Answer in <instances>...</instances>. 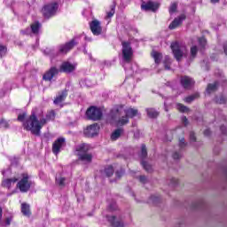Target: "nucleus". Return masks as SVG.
<instances>
[{
  "mask_svg": "<svg viewBox=\"0 0 227 227\" xmlns=\"http://www.w3.org/2000/svg\"><path fill=\"white\" fill-rule=\"evenodd\" d=\"M56 118V113L51 110L46 114V118H39L36 114H32L27 119H26V114H20L18 116V121H22L23 129L31 132L34 136H40L43 125L47 124V121H52Z\"/></svg>",
  "mask_w": 227,
  "mask_h": 227,
  "instance_id": "obj_1",
  "label": "nucleus"
},
{
  "mask_svg": "<svg viewBox=\"0 0 227 227\" xmlns=\"http://www.w3.org/2000/svg\"><path fill=\"white\" fill-rule=\"evenodd\" d=\"M108 210L110 212H115L114 215H107L106 219L109 223H111L113 227H125V224L121 221H118V219H121L120 215V208L116 205L115 201H112L108 206Z\"/></svg>",
  "mask_w": 227,
  "mask_h": 227,
  "instance_id": "obj_2",
  "label": "nucleus"
},
{
  "mask_svg": "<svg viewBox=\"0 0 227 227\" xmlns=\"http://www.w3.org/2000/svg\"><path fill=\"white\" fill-rule=\"evenodd\" d=\"M121 45L122 67H125L126 63L132 62V58H134V51L132 50L130 43L129 42H122Z\"/></svg>",
  "mask_w": 227,
  "mask_h": 227,
  "instance_id": "obj_3",
  "label": "nucleus"
},
{
  "mask_svg": "<svg viewBox=\"0 0 227 227\" xmlns=\"http://www.w3.org/2000/svg\"><path fill=\"white\" fill-rule=\"evenodd\" d=\"M171 50L173 54L177 61H180L184 57V52H185L186 48L185 45L181 44L178 42H175L171 43Z\"/></svg>",
  "mask_w": 227,
  "mask_h": 227,
  "instance_id": "obj_4",
  "label": "nucleus"
},
{
  "mask_svg": "<svg viewBox=\"0 0 227 227\" xmlns=\"http://www.w3.org/2000/svg\"><path fill=\"white\" fill-rule=\"evenodd\" d=\"M59 4L56 2L48 4L43 8V14L45 19H51V17H54L56 15V12H58Z\"/></svg>",
  "mask_w": 227,
  "mask_h": 227,
  "instance_id": "obj_5",
  "label": "nucleus"
},
{
  "mask_svg": "<svg viewBox=\"0 0 227 227\" xmlns=\"http://www.w3.org/2000/svg\"><path fill=\"white\" fill-rule=\"evenodd\" d=\"M17 187L20 192H27L31 189V181H29V176L27 174L22 175V178L17 184Z\"/></svg>",
  "mask_w": 227,
  "mask_h": 227,
  "instance_id": "obj_6",
  "label": "nucleus"
},
{
  "mask_svg": "<svg viewBox=\"0 0 227 227\" xmlns=\"http://www.w3.org/2000/svg\"><path fill=\"white\" fill-rule=\"evenodd\" d=\"M86 116L88 120H93V121H98L102 118V110L100 108H97V106H90L86 111Z\"/></svg>",
  "mask_w": 227,
  "mask_h": 227,
  "instance_id": "obj_7",
  "label": "nucleus"
},
{
  "mask_svg": "<svg viewBox=\"0 0 227 227\" xmlns=\"http://www.w3.org/2000/svg\"><path fill=\"white\" fill-rule=\"evenodd\" d=\"M99 129L100 128L98 124H91L84 129V135L86 137H95V136L98 135Z\"/></svg>",
  "mask_w": 227,
  "mask_h": 227,
  "instance_id": "obj_8",
  "label": "nucleus"
},
{
  "mask_svg": "<svg viewBox=\"0 0 227 227\" xmlns=\"http://www.w3.org/2000/svg\"><path fill=\"white\" fill-rule=\"evenodd\" d=\"M77 45V43H75L74 39H72L70 42L61 44L59 46V54H67V52H69V51H72L73 47H75Z\"/></svg>",
  "mask_w": 227,
  "mask_h": 227,
  "instance_id": "obj_9",
  "label": "nucleus"
},
{
  "mask_svg": "<svg viewBox=\"0 0 227 227\" xmlns=\"http://www.w3.org/2000/svg\"><path fill=\"white\" fill-rule=\"evenodd\" d=\"M40 27H42V24L40 22L35 21L31 24L30 28H27L26 30H22V35H31V32L33 35H38L40 33Z\"/></svg>",
  "mask_w": 227,
  "mask_h": 227,
  "instance_id": "obj_10",
  "label": "nucleus"
},
{
  "mask_svg": "<svg viewBox=\"0 0 227 227\" xmlns=\"http://www.w3.org/2000/svg\"><path fill=\"white\" fill-rule=\"evenodd\" d=\"M90 31L95 35L96 36H98V35H102V26L100 25V21L94 20L90 24Z\"/></svg>",
  "mask_w": 227,
  "mask_h": 227,
  "instance_id": "obj_11",
  "label": "nucleus"
},
{
  "mask_svg": "<svg viewBox=\"0 0 227 227\" xmlns=\"http://www.w3.org/2000/svg\"><path fill=\"white\" fill-rule=\"evenodd\" d=\"M65 145H66L65 138L63 137L58 138L52 145V153L55 155H58V153L61 152V148H63Z\"/></svg>",
  "mask_w": 227,
  "mask_h": 227,
  "instance_id": "obj_12",
  "label": "nucleus"
},
{
  "mask_svg": "<svg viewBox=\"0 0 227 227\" xmlns=\"http://www.w3.org/2000/svg\"><path fill=\"white\" fill-rule=\"evenodd\" d=\"M75 70V65L65 61L59 67V72H64V74H72Z\"/></svg>",
  "mask_w": 227,
  "mask_h": 227,
  "instance_id": "obj_13",
  "label": "nucleus"
},
{
  "mask_svg": "<svg viewBox=\"0 0 227 227\" xmlns=\"http://www.w3.org/2000/svg\"><path fill=\"white\" fill-rule=\"evenodd\" d=\"M59 69L56 67H51L43 76V81H52L55 75L59 74Z\"/></svg>",
  "mask_w": 227,
  "mask_h": 227,
  "instance_id": "obj_14",
  "label": "nucleus"
},
{
  "mask_svg": "<svg viewBox=\"0 0 227 227\" xmlns=\"http://www.w3.org/2000/svg\"><path fill=\"white\" fill-rule=\"evenodd\" d=\"M59 69L56 67H51L43 76V81H52L55 75L59 74Z\"/></svg>",
  "mask_w": 227,
  "mask_h": 227,
  "instance_id": "obj_15",
  "label": "nucleus"
},
{
  "mask_svg": "<svg viewBox=\"0 0 227 227\" xmlns=\"http://www.w3.org/2000/svg\"><path fill=\"white\" fill-rule=\"evenodd\" d=\"M141 8L142 10H145V12H157V10H159V4L149 1L145 4H142Z\"/></svg>",
  "mask_w": 227,
  "mask_h": 227,
  "instance_id": "obj_16",
  "label": "nucleus"
},
{
  "mask_svg": "<svg viewBox=\"0 0 227 227\" xmlns=\"http://www.w3.org/2000/svg\"><path fill=\"white\" fill-rule=\"evenodd\" d=\"M181 85L184 90H191V88L194 86V80L189 76H182Z\"/></svg>",
  "mask_w": 227,
  "mask_h": 227,
  "instance_id": "obj_17",
  "label": "nucleus"
},
{
  "mask_svg": "<svg viewBox=\"0 0 227 227\" xmlns=\"http://www.w3.org/2000/svg\"><path fill=\"white\" fill-rule=\"evenodd\" d=\"M185 14H181L179 17L176 18L169 25V29H176L184 20H185Z\"/></svg>",
  "mask_w": 227,
  "mask_h": 227,
  "instance_id": "obj_18",
  "label": "nucleus"
},
{
  "mask_svg": "<svg viewBox=\"0 0 227 227\" xmlns=\"http://www.w3.org/2000/svg\"><path fill=\"white\" fill-rule=\"evenodd\" d=\"M78 157L80 160H82V162H86V164H90V162H91V160L93 159V156L88 153H78Z\"/></svg>",
  "mask_w": 227,
  "mask_h": 227,
  "instance_id": "obj_19",
  "label": "nucleus"
},
{
  "mask_svg": "<svg viewBox=\"0 0 227 227\" xmlns=\"http://www.w3.org/2000/svg\"><path fill=\"white\" fill-rule=\"evenodd\" d=\"M89 151H90V145L88 144H81L76 146L77 155H79V153H88Z\"/></svg>",
  "mask_w": 227,
  "mask_h": 227,
  "instance_id": "obj_20",
  "label": "nucleus"
},
{
  "mask_svg": "<svg viewBox=\"0 0 227 227\" xmlns=\"http://www.w3.org/2000/svg\"><path fill=\"white\" fill-rule=\"evenodd\" d=\"M18 181L19 179H17L16 177H13L11 179H4L2 183V185L3 187H6L7 189H10V187H12V185H14Z\"/></svg>",
  "mask_w": 227,
  "mask_h": 227,
  "instance_id": "obj_21",
  "label": "nucleus"
},
{
  "mask_svg": "<svg viewBox=\"0 0 227 227\" xmlns=\"http://www.w3.org/2000/svg\"><path fill=\"white\" fill-rule=\"evenodd\" d=\"M21 213L23 214V215H26L27 217H29V215H31L29 204L27 203L21 204Z\"/></svg>",
  "mask_w": 227,
  "mask_h": 227,
  "instance_id": "obj_22",
  "label": "nucleus"
},
{
  "mask_svg": "<svg viewBox=\"0 0 227 227\" xmlns=\"http://www.w3.org/2000/svg\"><path fill=\"white\" fill-rule=\"evenodd\" d=\"M67 91L66 90L62 91L54 99V101H53L54 104L55 105L61 104V102H63L65 100V98H67Z\"/></svg>",
  "mask_w": 227,
  "mask_h": 227,
  "instance_id": "obj_23",
  "label": "nucleus"
},
{
  "mask_svg": "<svg viewBox=\"0 0 227 227\" xmlns=\"http://www.w3.org/2000/svg\"><path fill=\"white\" fill-rule=\"evenodd\" d=\"M217 88H219V82H215L214 83H209L207 88V93H214V91H217Z\"/></svg>",
  "mask_w": 227,
  "mask_h": 227,
  "instance_id": "obj_24",
  "label": "nucleus"
},
{
  "mask_svg": "<svg viewBox=\"0 0 227 227\" xmlns=\"http://www.w3.org/2000/svg\"><path fill=\"white\" fill-rule=\"evenodd\" d=\"M125 114L128 118H134L135 116H137L139 114L137 109L134 108H129L125 110Z\"/></svg>",
  "mask_w": 227,
  "mask_h": 227,
  "instance_id": "obj_25",
  "label": "nucleus"
},
{
  "mask_svg": "<svg viewBox=\"0 0 227 227\" xmlns=\"http://www.w3.org/2000/svg\"><path fill=\"white\" fill-rule=\"evenodd\" d=\"M122 133H123V129H116L114 132L112 133V136H111L112 141H116V139H118Z\"/></svg>",
  "mask_w": 227,
  "mask_h": 227,
  "instance_id": "obj_26",
  "label": "nucleus"
},
{
  "mask_svg": "<svg viewBox=\"0 0 227 227\" xmlns=\"http://www.w3.org/2000/svg\"><path fill=\"white\" fill-rule=\"evenodd\" d=\"M182 157H184V152L180 149L178 151L174 152L172 154V158L174 159V160H180Z\"/></svg>",
  "mask_w": 227,
  "mask_h": 227,
  "instance_id": "obj_27",
  "label": "nucleus"
},
{
  "mask_svg": "<svg viewBox=\"0 0 227 227\" xmlns=\"http://www.w3.org/2000/svg\"><path fill=\"white\" fill-rule=\"evenodd\" d=\"M146 111L149 118H157L159 116V112L155 111L153 108H149Z\"/></svg>",
  "mask_w": 227,
  "mask_h": 227,
  "instance_id": "obj_28",
  "label": "nucleus"
},
{
  "mask_svg": "<svg viewBox=\"0 0 227 227\" xmlns=\"http://www.w3.org/2000/svg\"><path fill=\"white\" fill-rule=\"evenodd\" d=\"M115 10H116V4H114L110 6V11L106 12V18L111 19V17L114 15Z\"/></svg>",
  "mask_w": 227,
  "mask_h": 227,
  "instance_id": "obj_29",
  "label": "nucleus"
},
{
  "mask_svg": "<svg viewBox=\"0 0 227 227\" xmlns=\"http://www.w3.org/2000/svg\"><path fill=\"white\" fill-rule=\"evenodd\" d=\"M142 166L147 173H152L153 171V168H152V165L148 164L146 161H142Z\"/></svg>",
  "mask_w": 227,
  "mask_h": 227,
  "instance_id": "obj_30",
  "label": "nucleus"
},
{
  "mask_svg": "<svg viewBox=\"0 0 227 227\" xmlns=\"http://www.w3.org/2000/svg\"><path fill=\"white\" fill-rule=\"evenodd\" d=\"M105 173L106 176H113V175L114 174V168H113V166H108L105 168Z\"/></svg>",
  "mask_w": 227,
  "mask_h": 227,
  "instance_id": "obj_31",
  "label": "nucleus"
},
{
  "mask_svg": "<svg viewBox=\"0 0 227 227\" xmlns=\"http://www.w3.org/2000/svg\"><path fill=\"white\" fill-rule=\"evenodd\" d=\"M160 202V197L159 196L153 195L149 200V203H153V205H157Z\"/></svg>",
  "mask_w": 227,
  "mask_h": 227,
  "instance_id": "obj_32",
  "label": "nucleus"
},
{
  "mask_svg": "<svg viewBox=\"0 0 227 227\" xmlns=\"http://www.w3.org/2000/svg\"><path fill=\"white\" fill-rule=\"evenodd\" d=\"M198 97H200V94H193L192 96L185 98L184 100L187 104H191V102H193V100H196V98H198Z\"/></svg>",
  "mask_w": 227,
  "mask_h": 227,
  "instance_id": "obj_33",
  "label": "nucleus"
},
{
  "mask_svg": "<svg viewBox=\"0 0 227 227\" xmlns=\"http://www.w3.org/2000/svg\"><path fill=\"white\" fill-rule=\"evenodd\" d=\"M153 58L155 60V63H160V58H162V55L157 51H154L153 53Z\"/></svg>",
  "mask_w": 227,
  "mask_h": 227,
  "instance_id": "obj_34",
  "label": "nucleus"
},
{
  "mask_svg": "<svg viewBox=\"0 0 227 227\" xmlns=\"http://www.w3.org/2000/svg\"><path fill=\"white\" fill-rule=\"evenodd\" d=\"M65 177H56V182L59 187H65V182H66Z\"/></svg>",
  "mask_w": 227,
  "mask_h": 227,
  "instance_id": "obj_35",
  "label": "nucleus"
},
{
  "mask_svg": "<svg viewBox=\"0 0 227 227\" xmlns=\"http://www.w3.org/2000/svg\"><path fill=\"white\" fill-rule=\"evenodd\" d=\"M176 8H178V4L172 3L169 7V14L172 15V13H175V12H176Z\"/></svg>",
  "mask_w": 227,
  "mask_h": 227,
  "instance_id": "obj_36",
  "label": "nucleus"
},
{
  "mask_svg": "<svg viewBox=\"0 0 227 227\" xmlns=\"http://www.w3.org/2000/svg\"><path fill=\"white\" fill-rule=\"evenodd\" d=\"M185 146H187V144L185 143V138L181 137L179 139V150H184V148H185Z\"/></svg>",
  "mask_w": 227,
  "mask_h": 227,
  "instance_id": "obj_37",
  "label": "nucleus"
},
{
  "mask_svg": "<svg viewBox=\"0 0 227 227\" xmlns=\"http://www.w3.org/2000/svg\"><path fill=\"white\" fill-rule=\"evenodd\" d=\"M147 155H148V153L146 152V145H142L141 158L142 159H146Z\"/></svg>",
  "mask_w": 227,
  "mask_h": 227,
  "instance_id": "obj_38",
  "label": "nucleus"
},
{
  "mask_svg": "<svg viewBox=\"0 0 227 227\" xmlns=\"http://www.w3.org/2000/svg\"><path fill=\"white\" fill-rule=\"evenodd\" d=\"M177 110L181 113H187V111H189V108L182 104H177Z\"/></svg>",
  "mask_w": 227,
  "mask_h": 227,
  "instance_id": "obj_39",
  "label": "nucleus"
},
{
  "mask_svg": "<svg viewBox=\"0 0 227 227\" xmlns=\"http://www.w3.org/2000/svg\"><path fill=\"white\" fill-rule=\"evenodd\" d=\"M216 104H226V97L224 96H220L215 98Z\"/></svg>",
  "mask_w": 227,
  "mask_h": 227,
  "instance_id": "obj_40",
  "label": "nucleus"
},
{
  "mask_svg": "<svg viewBox=\"0 0 227 227\" xmlns=\"http://www.w3.org/2000/svg\"><path fill=\"white\" fill-rule=\"evenodd\" d=\"M119 125H127L129 123V117L126 115L119 120Z\"/></svg>",
  "mask_w": 227,
  "mask_h": 227,
  "instance_id": "obj_41",
  "label": "nucleus"
},
{
  "mask_svg": "<svg viewBox=\"0 0 227 227\" xmlns=\"http://www.w3.org/2000/svg\"><path fill=\"white\" fill-rule=\"evenodd\" d=\"M12 221H13V216H9V217L5 218V222L3 223L2 226H10V224H12Z\"/></svg>",
  "mask_w": 227,
  "mask_h": 227,
  "instance_id": "obj_42",
  "label": "nucleus"
},
{
  "mask_svg": "<svg viewBox=\"0 0 227 227\" xmlns=\"http://www.w3.org/2000/svg\"><path fill=\"white\" fill-rule=\"evenodd\" d=\"M196 54H198V46H192L191 48V56H192V58H196Z\"/></svg>",
  "mask_w": 227,
  "mask_h": 227,
  "instance_id": "obj_43",
  "label": "nucleus"
},
{
  "mask_svg": "<svg viewBox=\"0 0 227 227\" xmlns=\"http://www.w3.org/2000/svg\"><path fill=\"white\" fill-rule=\"evenodd\" d=\"M169 185H172V187L178 185V179H176L175 177H171L169 179Z\"/></svg>",
  "mask_w": 227,
  "mask_h": 227,
  "instance_id": "obj_44",
  "label": "nucleus"
},
{
  "mask_svg": "<svg viewBox=\"0 0 227 227\" xmlns=\"http://www.w3.org/2000/svg\"><path fill=\"white\" fill-rule=\"evenodd\" d=\"M6 56V48L3 45H0V58Z\"/></svg>",
  "mask_w": 227,
  "mask_h": 227,
  "instance_id": "obj_45",
  "label": "nucleus"
},
{
  "mask_svg": "<svg viewBox=\"0 0 227 227\" xmlns=\"http://www.w3.org/2000/svg\"><path fill=\"white\" fill-rule=\"evenodd\" d=\"M0 127H3L4 129H8V127H10V124H8V121H6L4 120H1Z\"/></svg>",
  "mask_w": 227,
  "mask_h": 227,
  "instance_id": "obj_46",
  "label": "nucleus"
},
{
  "mask_svg": "<svg viewBox=\"0 0 227 227\" xmlns=\"http://www.w3.org/2000/svg\"><path fill=\"white\" fill-rule=\"evenodd\" d=\"M199 43L201 47H205L207 45V39L204 37L199 38Z\"/></svg>",
  "mask_w": 227,
  "mask_h": 227,
  "instance_id": "obj_47",
  "label": "nucleus"
},
{
  "mask_svg": "<svg viewBox=\"0 0 227 227\" xmlns=\"http://www.w3.org/2000/svg\"><path fill=\"white\" fill-rule=\"evenodd\" d=\"M139 181L141 182V184H146V182H148V178L146 177V176H140Z\"/></svg>",
  "mask_w": 227,
  "mask_h": 227,
  "instance_id": "obj_48",
  "label": "nucleus"
},
{
  "mask_svg": "<svg viewBox=\"0 0 227 227\" xmlns=\"http://www.w3.org/2000/svg\"><path fill=\"white\" fill-rule=\"evenodd\" d=\"M190 140L192 142L196 141V135L194 134V132L190 133Z\"/></svg>",
  "mask_w": 227,
  "mask_h": 227,
  "instance_id": "obj_49",
  "label": "nucleus"
},
{
  "mask_svg": "<svg viewBox=\"0 0 227 227\" xmlns=\"http://www.w3.org/2000/svg\"><path fill=\"white\" fill-rule=\"evenodd\" d=\"M182 121L184 123V127H187L189 125V121L187 120V117H182Z\"/></svg>",
  "mask_w": 227,
  "mask_h": 227,
  "instance_id": "obj_50",
  "label": "nucleus"
},
{
  "mask_svg": "<svg viewBox=\"0 0 227 227\" xmlns=\"http://www.w3.org/2000/svg\"><path fill=\"white\" fill-rule=\"evenodd\" d=\"M45 52H47V54L51 56V58L54 56V51L52 50H46Z\"/></svg>",
  "mask_w": 227,
  "mask_h": 227,
  "instance_id": "obj_51",
  "label": "nucleus"
},
{
  "mask_svg": "<svg viewBox=\"0 0 227 227\" xmlns=\"http://www.w3.org/2000/svg\"><path fill=\"white\" fill-rule=\"evenodd\" d=\"M0 226H3V208L0 207Z\"/></svg>",
  "mask_w": 227,
  "mask_h": 227,
  "instance_id": "obj_52",
  "label": "nucleus"
},
{
  "mask_svg": "<svg viewBox=\"0 0 227 227\" xmlns=\"http://www.w3.org/2000/svg\"><path fill=\"white\" fill-rule=\"evenodd\" d=\"M169 63H170V61H169V59L168 58H167V63L165 62V68H166V70H169Z\"/></svg>",
  "mask_w": 227,
  "mask_h": 227,
  "instance_id": "obj_53",
  "label": "nucleus"
},
{
  "mask_svg": "<svg viewBox=\"0 0 227 227\" xmlns=\"http://www.w3.org/2000/svg\"><path fill=\"white\" fill-rule=\"evenodd\" d=\"M115 175H116L117 178H121V175H123V172H122V170L117 171V172L115 173Z\"/></svg>",
  "mask_w": 227,
  "mask_h": 227,
  "instance_id": "obj_54",
  "label": "nucleus"
},
{
  "mask_svg": "<svg viewBox=\"0 0 227 227\" xmlns=\"http://www.w3.org/2000/svg\"><path fill=\"white\" fill-rule=\"evenodd\" d=\"M220 130H222L223 134H226V127L221 126Z\"/></svg>",
  "mask_w": 227,
  "mask_h": 227,
  "instance_id": "obj_55",
  "label": "nucleus"
},
{
  "mask_svg": "<svg viewBox=\"0 0 227 227\" xmlns=\"http://www.w3.org/2000/svg\"><path fill=\"white\" fill-rule=\"evenodd\" d=\"M223 51H224V53L227 56V42L223 44Z\"/></svg>",
  "mask_w": 227,
  "mask_h": 227,
  "instance_id": "obj_56",
  "label": "nucleus"
},
{
  "mask_svg": "<svg viewBox=\"0 0 227 227\" xmlns=\"http://www.w3.org/2000/svg\"><path fill=\"white\" fill-rule=\"evenodd\" d=\"M204 135H205V136H209V135H210V129H206V130L204 131Z\"/></svg>",
  "mask_w": 227,
  "mask_h": 227,
  "instance_id": "obj_57",
  "label": "nucleus"
},
{
  "mask_svg": "<svg viewBox=\"0 0 227 227\" xmlns=\"http://www.w3.org/2000/svg\"><path fill=\"white\" fill-rule=\"evenodd\" d=\"M220 0H211V3H213L214 4H215V3H219Z\"/></svg>",
  "mask_w": 227,
  "mask_h": 227,
  "instance_id": "obj_58",
  "label": "nucleus"
},
{
  "mask_svg": "<svg viewBox=\"0 0 227 227\" xmlns=\"http://www.w3.org/2000/svg\"><path fill=\"white\" fill-rule=\"evenodd\" d=\"M44 137H49V134H45V135H44Z\"/></svg>",
  "mask_w": 227,
  "mask_h": 227,
  "instance_id": "obj_59",
  "label": "nucleus"
},
{
  "mask_svg": "<svg viewBox=\"0 0 227 227\" xmlns=\"http://www.w3.org/2000/svg\"><path fill=\"white\" fill-rule=\"evenodd\" d=\"M89 58L91 59V55H89Z\"/></svg>",
  "mask_w": 227,
  "mask_h": 227,
  "instance_id": "obj_60",
  "label": "nucleus"
},
{
  "mask_svg": "<svg viewBox=\"0 0 227 227\" xmlns=\"http://www.w3.org/2000/svg\"><path fill=\"white\" fill-rule=\"evenodd\" d=\"M2 174H3V175H4V171H2Z\"/></svg>",
  "mask_w": 227,
  "mask_h": 227,
  "instance_id": "obj_61",
  "label": "nucleus"
}]
</instances>
